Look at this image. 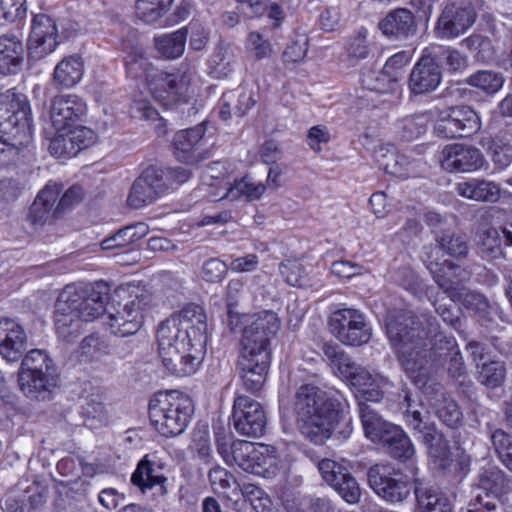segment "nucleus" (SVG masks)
I'll return each mask as SVG.
<instances>
[{
    "label": "nucleus",
    "instance_id": "79ce46f5",
    "mask_svg": "<svg viewBox=\"0 0 512 512\" xmlns=\"http://www.w3.org/2000/svg\"><path fill=\"white\" fill-rule=\"evenodd\" d=\"M416 512H452L451 505L442 493L427 487H415Z\"/></svg>",
    "mask_w": 512,
    "mask_h": 512
},
{
    "label": "nucleus",
    "instance_id": "49530a36",
    "mask_svg": "<svg viewBox=\"0 0 512 512\" xmlns=\"http://www.w3.org/2000/svg\"><path fill=\"white\" fill-rule=\"evenodd\" d=\"M81 321L72 311H64L56 306L55 329L63 342L72 343L80 336Z\"/></svg>",
    "mask_w": 512,
    "mask_h": 512
},
{
    "label": "nucleus",
    "instance_id": "423d86ee",
    "mask_svg": "<svg viewBox=\"0 0 512 512\" xmlns=\"http://www.w3.org/2000/svg\"><path fill=\"white\" fill-rule=\"evenodd\" d=\"M207 335L206 314L204 309L196 304L185 306L180 312L171 315L161 322L157 330L159 355L183 347L194 338L198 328Z\"/></svg>",
    "mask_w": 512,
    "mask_h": 512
},
{
    "label": "nucleus",
    "instance_id": "a211bd4d",
    "mask_svg": "<svg viewBox=\"0 0 512 512\" xmlns=\"http://www.w3.org/2000/svg\"><path fill=\"white\" fill-rule=\"evenodd\" d=\"M87 106L77 95H58L52 99L50 121L56 131L61 132L76 126L86 116Z\"/></svg>",
    "mask_w": 512,
    "mask_h": 512
},
{
    "label": "nucleus",
    "instance_id": "473e14b6",
    "mask_svg": "<svg viewBox=\"0 0 512 512\" xmlns=\"http://www.w3.org/2000/svg\"><path fill=\"white\" fill-rule=\"evenodd\" d=\"M420 439L427 449L429 458L437 469L446 470L450 467L452 454L449 441L438 427L434 428V432L429 431Z\"/></svg>",
    "mask_w": 512,
    "mask_h": 512
},
{
    "label": "nucleus",
    "instance_id": "4c0bfd02",
    "mask_svg": "<svg viewBox=\"0 0 512 512\" xmlns=\"http://www.w3.org/2000/svg\"><path fill=\"white\" fill-rule=\"evenodd\" d=\"M478 487L488 495L499 498L512 490V479L500 468L492 466L479 474Z\"/></svg>",
    "mask_w": 512,
    "mask_h": 512
},
{
    "label": "nucleus",
    "instance_id": "09e8293b",
    "mask_svg": "<svg viewBox=\"0 0 512 512\" xmlns=\"http://www.w3.org/2000/svg\"><path fill=\"white\" fill-rule=\"evenodd\" d=\"M436 331L437 327L431 329L430 332H434L432 339L427 338L426 334L424 335L427 343L425 349L427 351V359L430 358L432 361L442 363L452 355V352L459 351V349L454 339L448 338Z\"/></svg>",
    "mask_w": 512,
    "mask_h": 512
},
{
    "label": "nucleus",
    "instance_id": "c9c22d12",
    "mask_svg": "<svg viewBox=\"0 0 512 512\" xmlns=\"http://www.w3.org/2000/svg\"><path fill=\"white\" fill-rule=\"evenodd\" d=\"M436 247L435 257L438 255V250L444 255H448L455 259H462L468 255L469 246L465 235L451 230H443L435 236ZM432 247L429 248V251Z\"/></svg>",
    "mask_w": 512,
    "mask_h": 512
},
{
    "label": "nucleus",
    "instance_id": "39448f33",
    "mask_svg": "<svg viewBox=\"0 0 512 512\" xmlns=\"http://www.w3.org/2000/svg\"><path fill=\"white\" fill-rule=\"evenodd\" d=\"M119 301L113 300L107 310V325L112 334L127 337L139 331L144 313L152 304V294L144 287L127 285L116 291Z\"/></svg>",
    "mask_w": 512,
    "mask_h": 512
},
{
    "label": "nucleus",
    "instance_id": "338daca9",
    "mask_svg": "<svg viewBox=\"0 0 512 512\" xmlns=\"http://www.w3.org/2000/svg\"><path fill=\"white\" fill-rule=\"evenodd\" d=\"M49 151L57 158H71L78 154L68 132L56 135L50 142Z\"/></svg>",
    "mask_w": 512,
    "mask_h": 512
},
{
    "label": "nucleus",
    "instance_id": "6e6552de",
    "mask_svg": "<svg viewBox=\"0 0 512 512\" xmlns=\"http://www.w3.org/2000/svg\"><path fill=\"white\" fill-rule=\"evenodd\" d=\"M481 129L478 113L469 105H456L438 112L434 134L443 139L467 138Z\"/></svg>",
    "mask_w": 512,
    "mask_h": 512
},
{
    "label": "nucleus",
    "instance_id": "864d4df0",
    "mask_svg": "<svg viewBox=\"0 0 512 512\" xmlns=\"http://www.w3.org/2000/svg\"><path fill=\"white\" fill-rule=\"evenodd\" d=\"M429 122L428 112L406 116L397 122V133L403 140L412 141L426 132Z\"/></svg>",
    "mask_w": 512,
    "mask_h": 512
},
{
    "label": "nucleus",
    "instance_id": "ea45409f",
    "mask_svg": "<svg viewBox=\"0 0 512 512\" xmlns=\"http://www.w3.org/2000/svg\"><path fill=\"white\" fill-rule=\"evenodd\" d=\"M149 232V227L143 222H136L119 229L112 236L105 238L101 242L103 250H111L115 248L125 247L143 237Z\"/></svg>",
    "mask_w": 512,
    "mask_h": 512
},
{
    "label": "nucleus",
    "instance_id": "20e7f679",
    "mask_svg": "<svg viewBox=\"0 0 512 512\" xmlns=\"http://www.w3.org/2000/svg\"><path fill=\"white\" fill-rule=\"evenodd\" d=\"M149 419L155 430L164 437L182 434L194 414L190 396L177 390L159 392L149 402Z\"/></svg>",
    "mask_w": 512,
    "mask_h": 512
},
{
    "label": "nucleus",
    "instance_id": "e433bc0d",
    "mask_svg": "<svg viewBox=\"0 0 512 512\" xmlns=\"http://www.w3.org/2000/svg\"><path fill=\"white\" fill-rule=\"evenodd\" d=\"M84 73L82 58L72 55L60 61L53 73V83L60 88H70L77 84Z\"/></svg>",
    "mask_w": 512,
    "mask_h": 512
},
{
    "label": "nucleus",
    "instance_id": "69168bd1",
    "mask_svg": "<svg viewBox=\"0 0 512 512\" xmlns=\"http://www.w3.org/2000/svg\"><path fill=\"white\" fill-rule=\"evenodd\" d=\"M246 49L256 60L268 58L273 53L270 41L258 31H252L248 34Z\"/></svg>",
    "mask_w": 512,
    "mask_h": 512
},
{
    "label": "nucleus",
    "instance_id": "5fc2aeb1",
    "mask_svg": "<svg viewBox=\"0 0 512 512\" xmlns=\"http://www.w3.org/2000/svg\"><path fill=\"white\" fill-rule=\"evenodd\" d=\"M266 190V186L261 182H253L247 177L239 181H235L234 185L226 188V193L222 198H227L231 201L245 198L247 201L259 199Z\"/></svg>",
    "mask_w": 512,
    "mask_h": 512
},
{
    "label": "nucleus",
    "instance_id": "dca6fc26",
    "mask_svg": "<svg viewBox=\"0 0 512 512\" xmlns=\"http://www.w3.org/2000/svg\"><path fill=\"white\" fill-rule=\"evenodd\" d=\"M435 56L426 48L422 51L408 77L407 84L411 95H427L435 91L441 84L442 68L439 62L435 61Z\"/></svg>",
    "mask_w": 512,
    "mask_h": 512
},
{
    "label": "nucleus",
    "instance_id": "c756f323",
    "mask_svg": "<svg viewBox=\"0 0 512 512\" xmlns=\"http://www.w3.org/2000/svg\"><path fill=\"white\" fill-rule=\"evenodd\" d=\"M457 193L469 200L495 203L500 199V185L484 178H470L456 186Z\"/></svg>",
    "mask_w": 512,
    "mask_h": 512
},
{
    "label": "nucleus",
    "instance_id": "3c124183",
    "mask_svg": "<svg viewBox=\"0 0 512 512\" xmlns=\"http://www.w3.org/2000/svg\"><path fill=\"white\" fill-rule=\"evenodd\" d=\"M479 144L490 154L494 166L504 170L512 163V145L498 137H483Z\"/></svg>",
    "mask_w": 512,
    "mask_h": 512
},
{
    "label": "nucleus",
    "instance_id": "1a4fd4ad",
    "mask_svg": "<svg viewBox=\"0 0 512 512\" xmlns=\"http://www.w3.org/2000/svg\"><path fill=\"white\" fill-rule=\"evenodd\" d=\"M367 481L379 497L393 504L403 502L415 489L407 476L384 464L371 466Z\"/></svg>",
    "mask_w": 512,
    "mask_h": 512
},
{
    "label": "nucleus",
    "instance_id": "0e129e2a",
    "mask_svg": "<svg viewBox=\"0 0 512 512\" xmlns=\"http://www.w3.org/2000/svg\"><path fill=\"white\" fill-rule=\"evenodd\" d=\"M500 236L501 234L497 228L493 227L485 231L479 245V249L483 257L489 259L505 257L500 243Z\"/></svg>",
    "mask_w": 512,
    "mask_h": 512
},
{
    "label": "nucleus",
    "instance_id": "bb28decb",
    "mask_svg": "<svg viewBox=\"0 0 512 512\" xmlns=\"http://www.w3.org/2000/svg\"><path fill=\"white\" fill-rule=\"evenodd\" d=\"M204 134L203 124L178 131L173 138L175 156L186 163L198 162L201 159L199 149Z\"/></svg>",
    "mask_w": 512,
    "mask_h": 512
},
{
    "label": "nucleus",
    "instance_id": "2eb2a0df",
    "mask_svg": "<svg viewBox=\"0 0 512 512\" xmlns=\"http://www.w3.org/2000/svg\"><path fill=\"white\" fill-rule=\"evenodd\" d=\"M167 190L163 170L147 167L133 182L127 197V205L139 209L156 201Z\"/></svg>",
    "mask_w": 512,
    "mask_h": 512
},
{
    "label": "nucleus",
    "instance_id": "b1692460",
    "mask_svg": "<svg viewBox=\"0 0 512 512\" xmlns=\"http://www.w3.org/2000/svg\"><path fill=\"white\" fill-rule=\"evenodd\" d=\"M164 470V463L146 455L138 463L136 470L131 476V482L142 492H145L147 489L158 487V493L160 496H165L168 493L166 486L168 478L165 475Z\"/></svg>",
    "mask_w": 512,
    "mask_h": 512
},
{
    "label": "nucleus",
    "instance_id": "680f3d73",
    "mask_svg": "<svg viewBox=\"0 0 512 512\" xmlns=\"http://www.w3.org/2000/svg\"><path fill=\"white\" fill-rule=\"evenodd\" d=\"M493 447L502 464L512 472V435L503 429H494L489 425Z\"/></svg>",
    "mask_w": 512,
    "mask_h": 512
},
{
    "label": "nucleus",
    "instance_id": "4d7b16f0",
    "mask_svg": "<svg viewBox=\"0 0 512 512\" xmlns=\"http://www.w3.org/2000/svg\"><path fill=\"white\" fill-rule=\"evenodd\" d=\"M466 83L487 94H494L502 88L504 84V76L502 73L492 70H479L470 75L467 78Z\"/></svg>",
    "mask_w": 512,
    "mask_h": 512
},
{
    "label": "nucleus",
    "instance_id": "cd10ccee",
    "mask_svg": "<svg viewBox=\"0 0 512 512\" xmlns=\"http://www.w3.org/2000/svg\"><path fill=\"white\" fill-rule=\"evenodd\" d=\"M384 35L396 39H406L417 32L415 17L411 11L399 8L391 11L379 23Z\"/></svg>",
    "mask_w": 512,
    "mask_h": 512
},
{
    "label": "nucleus",
    "instance_id": "c85d7f7f",
    "mask_svg": "<svg viewBox=\"0 0 512 512\" xmlns=\"http://www.w3.org/2000/svg\"><path fill=\"white\" fill-rule=\"evenodd\" d=\"M375 157L379 167L395 177L407 179L417 173L415 162L393 147L380 148Z\"/></svg>",
    "mask_w": 512,
    "mask_h": 512
},
{
    "label": "nucleus",
    "instance_id": "e2e57ef3",
    "mask_svg": "<svg viewBox=\"0 0 512 512\" xmlns=\"http://www.w3.org/2000/svg\"><path fill=\"white\" fill-rule=\"evenodd\" d=\"M322 350L325 359L329 362L333 369L337 370L339 375L347 373V367L352 362V359L338 344L332 342L324 343Z\"/></svg>",
    "mask_w": 512,
    "mask_h": 512
},
{
    "label": "nucleus",
    "instance_id": "412c9836",
    "mask_svg": "<svg viewBox=\"0 0 512 512\" xmlns=\"http://www.w3.org/2000/svg\"><path fill=\"white\" fill-rule=\"evenodd\" d=\"M192 340L194 341L192 353L184 355V358L179 356L178 349L159 355L165 368L173 375L178 377L189 376L196 372L203 361L207 335H203L201 328H198Z\"/></svg>",
    "mask_w": 512,
    "mask_h": 512
},
{
    "label": "nucleus",
    "instance_id": "6ab92c4d",
    "mask_svg": "<svg viewBox=\"0 0 512 512\" xmlns=\"http://www.w3.org/2000/svg\"><path fill=\"white\" fill-rule=\"evenodd\" d=\"M57 38L55 21L46 14L35 15L28 40L29 57L38 60L53 52L59 43Z\"/></svg>",
    "mask_w": 512,
    "mask_h": 512
},
{
    "label": "nucleus",
    "instance_id": "0eeeda50",
    "mask_svg": "<svg viewBox=\"0 0 512 512\" xmlns=\"http://www.w3.org/2000/svg\"><path fill=\"white\" fill-rule=\"evenodd\" d=\"M108 301V287L104 284H72L60 293L57 307L72 311L82 321H93L108 310Z\"/></svg>",
    "mask_w": 512,
    "mask_h": 512
},
{
    "label": "nucleus",
    "instance_id": "5701e85b",
    "mask_svg": "<svg viewBox=\"0 0 512 512\" xmlns=\"http://www.w3.org/2000/svg\"><path fill=\"white\" fill-rule=\"evenodd\" d=\"M28 336L24 327L12 318H0V355L8 362H17L24 355Z\"/></svg>",
    "mask_w": 512,
    "mask_h": 512
},
{
    "label": "nucleus",
    "instance_id": "37998d69",
    "mask_svg": "<svg viewBox=\"0 0 512 512\" xmlns=\"http://www.w3.org/2000/svg\"><path fill=\"white\" fill-rule=\"evenodd\" d=\"M367 33L362 27L346 39L343 55L350 65H356L369 56L371 43L368 41Z\"/></svg>",
    "mask_w": 512,
    "mask_h": 512
},
{
    "label": "nucleus",
    "instance_id": "603ef678",
    "mask_svg": "<svg viewBox=\"0 0 512 512\" xmlns=\"http://www.w3.org/2000/svg\"><path fill=\"white\" fill-rule=\"evenodd\" d=\"M187 34L188 27H184L171 34L160 36L155 39L156 48L166 58H178L185 50Z\"/></svg>",
    "mask_w": 512,
    "mask_h": 512
},
{
    "label": "nucleus",
    "instance_id": "9d476101",
    "mask_svg": "<svg viewBox=\"0 0 512 512\" xmlns=\"http://www.w3.org/2000/svg\"><path fill=\"white\" fill-rule=\"evenodd\" d=\"M330 332L341 343L348 346H362L372 336V329L363 314L351 308L334 311L328 321Z\"/></svg>",
    "mask_w": 512,
    "mask_h": 512
},
{
    "label": "nucleus",
    "instance_id": "f3484780",
    "mask_svg": "<svg viewBox=\"0 0 512 512\" xmlns=\"http://www.w3.org/2000/svg\"><path fill=\"white\" fill-rule=\"evenodd\" d=\"M443 169L449 172H474L482 169L487 161L480 149L460 143L446 145L440 157Z\"/></svg>",
    "mask_w": 512,
    "mask_h": 512
},
{
    "label": "nucleus",
    "instance_id": "9b49d317",
    "mask_svg": "<svg viewBox=\"0 0 512 512\" xmlns=\"http://www.w3.org/2000/svg\"><path fill=\"white\" fill-rule=\"evenodd\" d=\"M434 254L435 251L431 249L425 253L424 259L434 282L450 299L459 297L463 285L470 279V272L450 260L440 261Z\"/></svg>",
    "mask_w": 512,
    "mask_h": 512
},
{
    "label": "nucleus",
    "instance_id": "a19ab883",
    "mask_svg": "<svg viewBox=\"0 0 512 512\" xmlns=\"http://www.w3.org/2000/svg\"><path fill=\"white\" fill-rule=\"evenodd\" d=\"M432 407L438 419L449 428L455 429L462 424L463 414L458 404L444 392L435 398Z\"/></svg>",
    "mask_w": 512,
    "mask_h": 512
},
{
    "label": "nucleus",
    "instance_id": "f8f14e48",
    "mask_svg": "<svg viewBox=\"0 0 512 512\" xmlns=\"http://www.w3.org/2000/svg\"><path fill=\"white\" fill-rule=\"evenodd\" d=\"M193 73L189 69L176 73L156 72L150 80V91L153 97L164 106L178 101H187L191 94Z\"/></svg>",
    "mask_w": 512,
    "mask_h": 512
},
{
    "label": "nucleus",
    "instance_id": "de8ad7c7",
    "mask_svg": "<svg viewBox=\"0 0 512 512\" xmlns=\"http://www.w3.org/2000/svg\"><path fill=\"white\" fill-rule=\"evenodd\" d=\"M363 88L379 94L395 92L398 84V77L394 73H387L384 69L380 71L369 70L361 77Z\"/></svg>",
    "mask_w": 512,
    "mask_h": 512
},
{
    "label": "nucleus",
    "instance_id": "052dcab7",
    "mask_svg": "<svg viewBox=\"0 0 512 512\" xmlns=\"http://www.w3.org/2000/svg\"><path fill=\"white\" fill-rule=\"evenodd\" d=\"M426 50L436 55V62H439V59H443L449 72H461L468 65L467 57L455 48L433 46L427 47Z\"/></svg>",
    "mask_w": 512,
    "mask_h": 512
},
{
    "label": "nucleus",
    "instance_id": "a878e982",
    "mask_svg": "<svg viewBox=\"0 0 512 512\" xmlns=\"http://www.w3.org/2000/svg\"><path fill=\"white\" fill-rule=\"evenodd\" d=\"M400 397L403 398L400 405L403 408V417L408 429L419 438L429 431L434 432L437 425L431 420L430 413L424 409L421 403H416L412 399V394L407 388L402 389Z\"/></svg>",
    "mask_w": 512,
    "mask_h": 512
},
{
    "label": "nucleus",
    "instance_id": "c03bdc74",
    "mask_svg": "<svg viewBox=\"0 0 512 512\" xmlns=\"http://www.w3.org/2000/svg\"><path fill=\"white\" fill-rule=\"evenodd\" d=\"M214 490L229 500L237 501L241 494V486L235 477L226 469L215 467L208 474Z\"/></svg>",
    "mask_w": 512,
    "mask_h": 512
},
{
    "label": "nucleus",
    "instance_id": "f704fd0d",
    "mask_svg": "<svg viewBox=\"0 0 512 512\" xmlns=\"http://www.w3.org/2000/svg\"><path fill=\"white\" fill-rule=\"evenodd\" d=\"M60 194V188L57 184H48L42 189L30 207L29 217L33 223H45L50 216L54 218L60 215H54L55 204Z\"/></svg>",
    "mask_w": 512,
    "mask_h": 512
},
{
    "label": "nucleus",
    "instance_id": "f03ea898",
    "mask_svg": "<svg viewBox=\"0 0 512 512\" xmlns=\"http://www.w3.org/2000/svg\"><path fill=\"white\" fill-rule=\"evenodd\" d=\"M293 410L301 435L316 445L332 436L333 424L342 416L340 400L313 384H303L296 390Z\"/></svg>",
    "mask_w": 512,
    "mask_h": 512
},
{
    "label": "nucleus",
    "instance_id": "8fccbe9b",
    "mask_svg": "<svg viewBox=\"0 0 512 512\" xmlns=\"http://www.w3.org/2000/svg\"><path fill=\"white\" fill-rule=\"evenodd\" d=\"M21 359L19 372H31L34 374L58 373L56 364L46 350L31 349Z\"/></svg>",
    "mask_w": 512,
    "mask_h": 512
},
{
    "label": "nucleus",
    "instance_id": "58836bf2",
    "mask_svg": "<svg viewBox=\"0 0 512 512\" xmlns=\"http://www.w3.org/2000/svg\"><path fill=\"white\" fill-rule=\"evenodd\" d=\"M381 443L392 458L402 462L410 460L415 454V447L410 437L398 425Z\"/></svg>",
    "mask_w": 512,
    "mask_h": 512
},
{
    "label": "nucleus",
    "instance_id": "4468645a",
    "mask_svg": "<svg viewBox=\"0 0 512 512\" xmlns=\"http://www.w3.org/2000/svg\"><path fill=\"white\" fill-rule=\"evenodd\" d=\"M232 418L240 435L256 438L266 431V412L258 401L249 396L239 395L234 399Z\"/></svg>",
    "mask_w": 512,
    "mask_h": 512
},
{
    "label": "nucleus",
    "instance_id": "393cba45",
    "mask_svg": "<svg viewBox=\"0 0 512 512\" xmlns=\"http://www.w3.org/2000/svg\"><path fill=\"white\" fill-rule=\"evenodd\" d=\"M58 380L59 373L18 372L19 389L27 398L32 400H50L54 389L58 385Z\"/></svg>",
    "mask_w": 512,
    "mask_h": 512
},
{
    "label": "nucleus",
    "instance_id": "a18cd8bd",
    "mask_svg": "<svg viewBox=\"0 0 512 512\" xmlns=\"http://www.w3.org/2000/svg\"><path fill=\"white\" fill-rule=\"evenodd\" d=\"M125 67L127 74L134 79H145L150 88V80L155 76L156 70L149 62L144 52L140 48H134L125 57Z\"/></svg>",
    "mask_w": 512,
    "mask_h": 512
},
{
    "label": "nucleus",
    "instance_id": "774afa93",
    "mask_svg": "<svg viewBox=\"0 0 512 512\" xmlns=\"http://www.w3.org/2000/svg\"><path fill=\"white\" fill-rule=\"evenodd\" d=\"M346 372L347 373H343L341 376L348 380L351 385L359 388V390L371 386L374 382L372 374L367 369L356 364L353 360L347 367Z\"/></svg>",
    "mask_w": 512,
    "mask_h": 512
},
{
    "label": "nucleus",
    "instance_id": "13d9d810",
    "mask_svg": "<svg viewBox=\"0 0 512 512\" xmlns=\"http://www.w3.org/2000/svg\"><path fill=\"white\" fill-rule=\"evenodd\" d=\"M173 0H137L136 15L145 23H154L171 7Z\"/></svg>",
    "mask_w": 512,
    "mask_h": 512
},
{
    "label": "nucleus",
    "instance_id": "7c9ffc66",
    "mask_svg": "<svg viewBox=\"0 0 512 512\" xmlns=\"http://www.w3.org/2000/svg\"><path fill=\"white\" fill-rule=\"evenodd\" d=\"M358 407L364 434L372 442L381 443L397 426L384 420L371 404L360 401Z\"/></svg>",
    "mask_w": 512,
    "mask_h": 512
},
{
    "label": "nucleus",
    "instance_id": "ddd939ff",
    "mask_svg": "<svg viewBox=\"0 0 512 512\" xmlns=\"http://www.w3.org/2000/svg\"><path fill=\"white\" fill-rule=\"evenodd\" d=\"M473 5L466 0H453L443 7L436 25L435 35L440 39H453L465 33L475 22Z\"/></svg>",
    "mask_w": 512,
    "mask_h": 512
},
{
    "label": "nucleus",
    "instance_id": "f257e3e1",
    "mask_svg": "<svg viewBox=\"0 0 512 512\" xmlns=\"http://www.w3.org/2000/svg\"><path fill=\"white\" fill-rule=\"evenodd\" d=\"M279 327L277 314L271 310L247 318L237 359V368L247 391L257 392L263 387L271 362L270 341Z\"/></svg>",
    "mask_w": 512,
    "mask_h": 512
},
{
    "label": "nucleus",
    "instance_id": "4be33fe9",
    "mask_svg": "<svg viewBox=\"0 0 512 512\" xmlns=\"http://www.w3.org/2000/svg\"><path fill=\"white\" fill-rule=\"evenodd\" d=\"M466 349L475 362L479 382L489 388L500 386L505 378V368L501 362L492 358L490 348L482 343L471 341Z\"/></svg>",
    "mask_w": 512,
    "mask_h": 512
},
{
    "label": "nucleus",
    "instance_id": "72a5a7b5",
    "mask_svg": "<svg viewBox=\"0 0 512 512\" xmlns=\"http://www.w3.org/2000/svg\"><path fill=\"white\" fill-rule=\"evenodd\" d=\"M0 138L15 141L16 144H28L32 139L31 117H8L6 111H0Z\"/></svg>",
    "mask_w": 512,
    "mask_h": 512
},
{
    "label": "nucleus",
    "instance_id": "aec40b11",
    "mask_svg": "<svg viewBox=\"0 0 512 512\" xmlns=\"http://www.w3.org/2000/svg\"><path fill=\"white\" fill-rule=\"evenodd\" d=\"M323 480L349 504L358 503L361 490L356 479L342 465L330 459H323L318 464Z\"/></svg>",
    "mask_w": 512,
    "mask_h": 512
},
{
    "label": "nucleus",
    "instance_id": "bf43d9fd",
    "mask_svg": "<svg viewBox=\"0 0 512 512\" xmlns=\"http://www.w3.org/2000/svg\"><path fill=\"white\" fill-rule=\"evenodd\" d=\"M274 448L267 445H258L257 454H254L253 465L246 470V472L268 477L274 473L277 468V458L273 454Z\"/></svg>",
    "mask_w": 512,
    "mask_h": 512
},
{
    "label": "nucleus",
    "instance_id": "6e6d98bb",
    "mask_svg": "<svg viewBox=\"0 0 512 512\" xmlns=\"http://www.w3.org/2000/svg\"><path fill=\"white\" fill-rule=\"evenodd\" d=\"M0 111H6L8 117H19L20 112L24 117L31 116V109L27 97L15 89H9L0 93Z\"/></svg>",
    "mask_w": 512,
    "mask_h": 512
},
{
    "label": "nucleus",
    "instance_id": "2f4dec72",
    "mask_svg": "<svg viewBox=\"0 0 512 512\" xmlns=\"http://www.w3.org/2000/svg\"><path fill=\"white\" fill-rule=\"evenodd\" d=\"M25 48L23 43L12 36L0 37V73L15 75L21 71L24 62Z\"/></svg>",
    "mask_w": 512,
    "mask_h": 512
},
{
    "label": "nucleus",
    "instance_id": "7ed1b4c3",
    "mask_svg": "<svg viewBox=\"0 0 512 512\" xmlns=\"http://www.w3.org/2000/svg\"><path fill=\"white\" fill-rule=\"evenodd\" d=\"M386 333L397 348L398 357L408 373L424 375L427 364L425 332L410 313H398L386 320Z\"/></svg>",
    "mask_w": 512,
    "mask_h": 512
}]
</instances>
